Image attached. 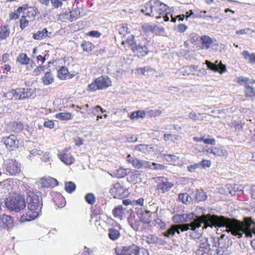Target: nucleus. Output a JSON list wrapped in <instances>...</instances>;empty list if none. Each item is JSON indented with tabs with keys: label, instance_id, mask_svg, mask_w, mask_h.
<instances>
[{
	"label": "nucleus",
	"instance_id": "1",
	"mask_svg": "<svg viewBox=\"0 0 255 255\" xmlns=\"http://www.w3.org/2000/svg\"><path fill=\"white\" fill-rule=\"evenodd\" d=\"M230 220L226 219L223 216H217L215 215H202L197 220L191 222L190 223L175 224V228L177 231V234H180V231L183 232L190 229L192 231L191 237H195L197 233H201L199 231V229L201 227L202 223L205 224L207 226L212 227H222L223 226L228 224ZM202 231V230H200Z\"/></svg>",
	"mask_w": 255,
	"mask_h": 255
},
{
	"label": "nucleus",
	"instance_id": "2",
	"mask_svg": "<svg viewBox=\"0 0 255 255\" xmlns=\"http://www.w3.org/2000/svg\"><path fill=\"white\" fill-rule=\"evenodd\" d=\"M226 218L230 221L222 227H226L227 232H231L234 236L240 238L245 234L246 237L252 238L253 234L255 235V222L251 218H245L243 222L234 218Z\"/></svg>",
	"mask_w": 255,
	"mask_h": 255
},
{
	"label": "nucleus",
	"instance_id": "3",
	"mask_svg": "<svg viewBox=\"0 0 255 255\" xmlns=\"http://www.w3.org/2000/svg\"><path fill=\"white\" fill-rule=\"evenodd\" d=\"M27 202L28 212L21 216L20 221L21 222L30 221L39 216L42 208V203L38 195L34 192H27Z\"/></svg>",
	"mask_w": 255,
	"mask_h": 255
},
{
	"label": "nucleus",
	"instance_id": "4",
	"mask_svg": "<svg viewBox=\"0 0 255 255\" xmlns=\"http://www.w3.org/2000/svg\"><path fill=\"white\" fill-rule=\"evenodd\" d=\"M5 204L9 210L15 212H19L26 206L24 199L22 196L19 195L8 197L5 201Z\"/></svg>",
	"mask_w": 255,
	"mask_h": 255
},
{
	"label": "nucleus",
	"instance_id": "5",
	"mask_svg": "<svg viewBox=\"0 0 255 255\" xmlns=\"http://www.w3.org/2000/svg\"><path fill=\"white\" fill-rule=\"evenodd\" d=\"M193 238L197 239L196 243L198 247V249L196 251V255H210L212 247H211L207 239L205 237L202 236L200 233H197Z\"/></svg>",
	"mask_w": 255,
	"mask_h": 255
},
{
	"label": "nucleus",
	"instance_id": "6",
	"mask_svg": "<svg viewBox=\"0 0 255 255\" xmlns=\"http://www.w3.org/2000/svg\"><path fill=\"white\" fill-rule=\"evenodd\" d=\"M112 85V82L107 76H101L96 78L93 82L89 85L90 90L106 89Z\"/></svg>",
	"mask_w": 255,
	"mask_h": 255
},
{
	"label": "nucleus",
	"instance_id": "7",
	"mask_svg": "<svg viewBox=\"0 0 255 255\" xmlns=\"http://www.w3.org/2000/svg\"><path fill=\"white\" fill-rule=\"evenodd\" d=\"M149 42L144 38L139 41L138 43H135L132 47V50L138 57H143L146 55L149 52L148 46Z\"/></svg>",
	"mask_w": 255,
	"mask_h": 255
},
{
	"label": "nucleus",
	"instance_id": "8",
	"mask_svg": "<svg viewBox=\"0 0 255 255\" xmlns=\"http://www.w3.org/2000/svg\"><path fill=\"white\" fill-rule=\"evenodd\" d=\"M151 1L153 6H152V9L153 10V14H154V17L157 19L160 18V15L164 14L168 6L159 0H151Z\"/></svg>",
	"mask_w": 255,
	"mask_h": 255
},
{
	"label": "nucleus",
	"instance_id": "9",
	"mask_svg": "<svg viewBox=\"0 0 255 255\" xmlns=\"http://www.w3.org/2000/svg\"><path fill=\"white\" fill-rule=\"evenodd\" d=\"M127 160L128 162L130 163L133 167L138 169L147 168H152L151 166H150V163L148 161L133 157L130 154L128 155Z\"/></svg>",
	"mask_w": 255,
	"mask_h": 255
},
{
	"label": "nucleus",
	"instance_id": "10",
	"mask_svg": "<svg viewBox=\"0 0 255 255\" xmlns=\"http://www.w3.org/2000/svg\"><path fill=\"white\" fill-rule=\"evenodd\" d=\"M159 181L156 186V189L159 193H164L170 190L174 186V184L168 181L167 178L163 177H158Z\"/></svg>",
	"mask_w": 255,
	"mask_h": 255
},
{
	"label": "nucleus",
	"instance_id": "11",
	"mask_svg": "<svg viewBox=\"0 0 255 255\" xmlns=\"http://www.w3.org/2000/svg\"><path fill=\"white\" fill-rule=\"evenodd\" d=\"M205 64L208 68L214 72H218L220 74H223L226 72V66L223 64L221 61L219 62L216 60L215 63H212L209 61L206 60Z\"/></svg>",
	"mask_w": 255,
	"mask_h": 255
},
{
	"label": "nucleus",
	"instance_id": "12",
	"mask_svg": "<svg viewBox=\"0 0 255 255\" xmlns=\"http://www.w3.org/2000/svg\"><path fill=\"white\" fill-rule=\"evenodd\" d=\"M4 165L6 171L11 175H15L20 171L19 164L15 160L9 159Z\"/></svg>",
	"mask_w": 255,
	"mask_h": 255
},
{
	"label": "nucleus",
	"instance_id": "13",
	"mask_svg": "<svg viewBox=\"0 0 255 255\" xmlns=\"http://www.w3.org/2000/svg\"><path fill=\"white\" fill-rule=\"evenodd\" d=\"M58 182L55 178L48 177H42L37 182V184L41 188L54 187L58 185Z\"/></svg>",
	"mask_w": 255,
	"mask_h": 255
},
{
	"label": "nucleus",
	"instance_id": "14",
	"mask_svg": "<svg viewBox=\"0 0 255 255\" xmlns=\"http://www.w3.org/2000/svg\"><path fill=\"white\" fill-rule=\"evenodd\" d=\"M13 226V220L10 216L3 214L0 216V229L11 228Z\"/></svg>",
	"mask_w": 255,
	"mask_h": 255
},
{
	"label": "nucleus",
	"instance_id": "15",
	"mask_svg": "<svg viewBox=\"0 0 255 255\" xmlns=\"http://www.w3.org/2000/svg\"><path fill=\"white\" fill-rule=\"evenodd\" d=\"M224 235H221L220 238H218L217 239V241L215 238H212L211 242L213 244H216V245H218L219 247H221L228 250L229 245H231L232 242L228 238L224 239Z\"/></svg>",
	"mask_w": 255,
	"mask_h": 255
},
{
	"label": "nucleus",
	"instance_id": "16",
	"mask_svg": "<svg viewBox=\"0 0 255 255\" xmlns=\"http://www.w3.org/2000/svg\"><path fill=\"white\" fill-rule=\"evenodd\" d=\"M231 251L225 248L219 247L216 244L212 245V249L210 251V255H229Z\"/></svg>",
	"mask_w": 255,
	"mask_h": 255
},
{
	"label": "nucleus",
	"instance_id": "17",
	"mask_svg": "<svg viewBox=\"0 0 255 255\" xmlns=\"http://www.w3.org/2000/svg\"><path fill=\"white\" fill-rule=\"evenodd\" d=\"M143 240L148 244H159L163 245L165 242L154 235H149L144 237Z\"/></svg>",
	"mask_w": 255,
	"mask_h": 255
},
{
	"label": "nucleus",
	"instance_id": "18",
	"mask_svg": "<svg viewBox=\"0 0 255 255\" xmlns=\"http://www.w3.org/2000/svg\"><path fill=\"white\" fill-rule=\"evenodd\" d=\"M4 143L7 148L13 149L17 147L18 141L15 135L11 134L5 139Z\"/></svg>",
	"mask_w": 255,
	"mask_h": 255
},
{
	"label": "nucleus",
	"instance_id": "19",
	"mask_svg": "<svg viewBox=\"0 0 255 255\" xmlns=\"http://www.w3.org/2000/svg\"><path fill=\"white\" fill-rule=\"evenodd\" d=\"M123 187L119 182L116 183L113 187L110 189V193L114 195V197L120 198L124 193Z\"/></svg>",
	"mask_w": 255,
	"mask_h": 255
},
{
	"label": "nucleus",
	"instance_id": "20",
	"mask_svg": "<svg viewBox=\"0 0 255 255\" xmlns=\"http://www.w3.org/2000/svg\"><path fill=\"white\" fill-rule=\"evenodd\" d=\"M198 66L193 65L182 67L179 70V72L184 76L195 74V71L198 69Z\"/></svg>",
	"mask_w": 255,
	"mask_h": 255
},
{
	"label": "nucleus",
	"instance_id": "21",
	"mask_svg": "<svg viewBox=\"0 0 255 255\" xmlns=\"http://www.w3.org/2000/svg\"><path fill=\"white\" fill-rule=\"evenodd\" d=\"M58 156L61 161L66 165H71L75 161L74 158L72 155L66 153L61 152L58 154Z\"/></svg>",
	"mask_w": 255,
	"mask_h": 255
},
{
	"label": "nucleus",
	"instance_id": "22",
	"mask_svg": "<svg viewBox=\"0 0 255 255\" xmlns=\"http://www.w3.org/2000/svg\"><path fill=\"white\" fill-rule=\"evenodd\" d=\"M152 3L151 0L144 4L141 9L142 13H144L146 15L150 16H154L153 14V10L152 9Z\"/></svg>",
	"mask_w": 255,
	"mask_h": 255
},
{
	"label": "nucleus",
	"instance_id": "23",
	"mask_svg": "<svg viewBox=\"0 0 255 255\" xmlns=\"http://www.w3.org/2000/svg\"><path fill=\"white\" fill-rule=\"evenodd\" d=\"M201 46L202 49H208L212 46L213 39L209 36L204 35L201 37Z\"/></svg>",
	"mask_w": 255,
	"mask_h": 255
},
{
	"label": "nucleus",
	"instance_id": "24",
	"mask_svg": "<svg viewBox=\"0 0 255 255\" xmlns=\"http://www.w3.org/2000/svg\"><path fill=\"white\" fill-rule=\"evenodd\" d=\"M51 33H48L47 29L44 28L42 30L38 31L33 34V38L35 39L41 40L46 37H50Z\"/></svg>",
	"mask_w": 255,
	"mask_h": 255
},
{
	"label": "nucleus",
	"instance_id": "25",
	"mask_svg": "<svg viewBox=\"0 0 255 255\" xmlns=\"http://www.w3.org/2000/svg\"><path fill=\"white\" fill-rule=\"evenodd\" d=\"M14 92V98L15 99H24L28 97L27 93H25V89L19 88L16 90H12Z\"/></svg>",
	"mask_w": 255,
	"mask_h": 255
},
{
	"label": "nucleus",
	"instance_id": "26",
	"mask_svg": "<svg viewBox=\"0 0 255 255\" xmlns=\"http://www.w3.org/2000/svg\"><path fill=\"white\" fill-rule=\"evenodd\" d=\"M134 216L132 214L130 215V216L128 218V221L132 229L137 231L139 230V227L140 226L141 221L138 219L137 220H133V218H134Z\"/></svg>",
	"mask_w": 255,
	"mask_h": 255
},
{
	"label": "nucleus",
	"instance_id": "27",
	"mask_svg": "<svg viewBox=\"0 0 255 255\" xmlns=\"http://www.w3.org/2000/svg\"><path fill=\"white\" fill-rule=\"evenodd\" d=\"M245 93L246 97L255 99V89L253 84H248L245 87Z\"/></svg>",
	"mask_w": 255,
	"mask_h": 255
},
{
	"label": "nucleus",
	"instance_id": "28",
	"mask_svg": "<svg viewBox=\"0 0 255 255\" xmlns=\"http://www.w3.org/2000/svg\"><path fill=\"white\" fill-rule=\"evenodd\" d=\"M143 176V174L136 172L129 176L128 181L133 183L141 182Z\"/></svg>",
	"mask_w": 255,
	"mask_h": 255
},
{
	"label": "nucleus",
	"instance_id": "29",
	"mask_svg": "<svg viewBox=\"0 0 255 255\" xmlns=\"http://www.w3.org/2000/svg\"><path fill=\"white\" fill-rule=\"evenodd\" d=\"M10 33V30L8 28V24L6 23L1 26L0 30V38L2 39H5L8 37Z\"/></svg>",
	"mask_w": 255,
	"mask_h": 255
},
{
	"label": "nucleus",
	"instance_id": "30",
	"mask_svg": "<svg viewBox=\"0 0 255 255\" xmlns=\"http://www.w3.org/2000/svg\"><path fill=\"white\" fill-rule=\"evenodd\" d=\"M150 211H144L139 213L138 216V219L143 223H148L150 221Z\"/></svg>",
	"mask_w": 255,
	"mask_h": 255
},
{
	"label": "nucleus",
	"instance_id": "31",
	"mask_svg": "<svg viewBox=\"0 0 255 255\" xmlns=\"http://www.w3.org/2000/svg\"><path fill=\"white\" fill-rule=\"evenodd\" d=\"M108 236L111 240L115 241L120 237V233L118 230L112 228L108 230Z\"/></svg>",
	"mask_w": 255,
	"mask_h": 255
},
{
	"label": "nucleus",
	"instance_id": "32",
	"mask_svg": "<svg viewBox=\"0 0 255 255\" xmlns=\"http://www.w3.org/2000/svg\"><path fill=\"white\" fill-rule=\"evenodd\" d=\"M42 82L45 85L51 84L54 80L53 76L50 72H47L42 78Z\"/></svg>",
	"mask_w": 255,
	"mask_h": 255
},
{
	"label": "nucleus",
	"instance_id": "33",
	"mask_svg": "<svg viewBox=\"0 0 255 255\" xmlns=\"http://www.w3.org/2000/svg\"><path fill=\"white\" fill-rule=\"evenodd\" d=\"M135 150L146 153L147 152L152 151V148L149 145L140 144L135 147Z\"/></svg>",
	"mask_w": 255,
	"mask_h": 255
},
{
	"label": "nucleus",
	"instance_id": "34",
	"mask_svg": "<svg viewBox=\"0 0 255 255\" xmlns=\"http://www.w3.org/2000/svg\"><path fill=\"white\" fill-rule=\"evenodd\" d=\"M178 200L183 204L188 205L191 201V197L187 193H180L178 195Z\"/></svg>",
	"mask_w": 255,
	"mask_h": 255
},
{
	"label": "nucleus",
	"instance_id": "35",
	"mask_svg": "<svg viewBox=\"0 0 255 255\" xmlns=\"http://www.w3.org/2000/svg\"><path fill=\"white\" fill-rule=\"evenodd\" d=\"M11 130L15 132H19L23 128L24 126L22 123L19 122H14L10 124Z\"/></svg>",
	"mask_w": 255,
	"mask_h": 255
},
{
	"label": "nucleus",
	"instance_id": "36",
	"mask_svg": "<svg viewBox=\"0 0 255 255\" xmlns=\"http://www.w3.org/2000/svg\"><path fill=\"white\" fill-rule=\"evenodd\" d=\"M242 54L246 60H248L251 63H255V54H250L248 51L244 50Z\"/></svg>",
	"mask_w": 255,
	"mask_h": 255
},
{
	"label": "nucleus",
	"instance_id": "37",
	"mask_svg": "<svg viewBox=\"0 0 255 255\" xmlns=\"http://www.w3.org/2000/svg\"><path fill=\"white\" fill-rule=\"evenodd\" d=\"M182 138L181 136L170 133H165L164 134V139L165 141H171L175 142V140H180Z\"/></svg>",
	"mask_w": 255,
	"mask_h": 255
},
{
	"label": "nucleus",
	"instance_id": "38",
	"mask_svg": "<svg viewBox=\"0 0 255 255\" xmlns=\"http://www.w3.org/2000/svg\"><path fill=\"white\" fill-rule=\"evenodd\" d=\"M57 73L58 77L62 80L65 79L69 76L68 69L64 66H62Z\"/></svg>",
	"mask_w": 255,
	"mask_h": 255
},
{
	"label": "nucleus",
	"instance_id": "39",
	"mask_svg": "<svg viewBox=\"0 0 255 255\" xmlns=\"http://www.w3.org/2000/svg\"><path fill=\"white\" fill-rule=\"evenodd\" d=\"M129 173V169L120 168L116 170L114 173L117 178H122L126 176Z\"/></svg>",
	"mask_w": 255,
	"mask_h": 255
},
{
	"label": "nucleus",
	"instance_id": "40",
	"mask_svg": "<svg viewBox=\"0 0 255 255\" xmlns=\"http://www.w3.org/2000/svg\"><path fill=\"white\" fill-rule=\"evenodd\" d=\"M228 154V152L225 149L222 147H214V155L227 157Z\"/></svg>",
	"mask_w": 255,
	"mask_h": 255
},
{
	"label": "nucleus",
	"instance_id": "41",
	"mask_svg": "<svg viewBox=\"0 0 255 255\" xmlns=\"http://www.w3.org/2000/svg\"><path fill=\"white\" fill-rule=\"evenodd\" d=\"M237 83L242 84H244L245 87L248 84H254L255 83V80L253 79H249L246 77H240L238 78Z\"/></svg>",
	"mask_w": 255,
	"mask_h": 255
},
{
	"label": "nucleus",
	"instance_id": "42",
	"mask_svg": "<svg viewBox=\"0 0 255 255\" xmlns=\"http://www.w3.org/2000/svg\"><path fill=\"white\" fill-rule=\"evenodd\" d=\"M195 198L197 201H202L207 199V196L203 191L197 190L195 193Z\"/></svg>",
	"mask_w": 255,
	"mask_h": 255
},
{
	"label": "nucleus",
	"instance_id": "43",
	"mask_svg": "<svg viewBox=\"0 0 255 255\" xmlns=\"http://www.w3.org/2000/svg\"><path fill=\"white\" fill-rule=\"evenodd\" d=\"M175 225H172L169 229L167 230L164 233L163 235L165 237L167 238H170L173 237L175 233H177V231L175 228Z\"/></svg>",
	"mask_w": 255,
	"mask_h": 255
},
{
	"label": "nucleus",
	"instance_id": "44",
	"mask_svg": "<svg viewBox=\"0 0 255 255\" xmlns=\"http://www.w3.org/2000/svg\"><path fill=\"white\" fill-rule=\"evenodd\" d=\"M55 117L60 120H68L71 117L70 113H59L55 115Z\"/></svg>",
	"mask_w": 255,
	"mask_h": 255
},
{
	"label": "nucleus",
	"instance_id": "45",
	"mask_svg": "<svg viewBox=\"0 0 255 255\" xmlns=\"http://www.w3.org/2000/svg\"><path fill=\"white\" fill-rule=\"evenodd\" d=\"M76 189V185L74 183L70 181L65 182V189L68 193H72L75 191Z\"/></svg>",
	"mask_w": 255,
	"mask_h": 255
},
{
	"label": "nucleus",
	"instance_id": "46",
	"mask_svg": "<svg viewBox=\"0 0 255 255\" xmlns=\"http://www.w3.org/2000/svg\"><path fill=\"white\" fill-rule=\"evenodd\" d=\"M173 220L175 223H185V214L174 215L173 217Z\"/></svg>",
	"mask_w": 255,
	"mask_h": 255
},
{
	"label": "nucleus",
	"instance_id": "47",
	"mask_svg": "<svg viewBox=\"0 0 255 255\" xmlns=\"http://www.w3.org/2000/svg\"><path fill=\"white\" fill-rule=\"evenodd\" d=\"M17 60L21 64H27L30 59L25 54L21 53L17 57Z\"/></svg>",
	"mask_w": 255,
	"mask_h": 255
},
{
	"label": "nucleus",
	"instance_id": "48",
	"mask_svg": "<svg viewBox=\"0 0 255 255\" xmlns=\"http://www.w3.org/2000/svg\"><path fill=\"white\" fill-rule=\"evenodd\" d=\"M133 255H149L147 250L143 248H139L136 246V249H135V252Z\"/></svg>",
	"mask_w": 255,
	"mask_h": 255
},
{
	"label": "nucleus",
	"instance_id": "49",
	"mask_svg": "<svg viewBox=\"0 0 255 255\" xmlns=\"http://www.w3.org/2000/svg\"><path fill=\"white\" fill-rule=\"evenodd\" d=\"M164 158L171 163H174L178 160V157L172 154H166L164 155Z\"/></svg>",
	"mask_w": 255,
	"mask_h": 255
},
{
	"label": "nucleus",
	"instance_id": "50",
	"mask_svg": "<svg viewBox=\"0 0 255 255\" xmlns=\"http://www.w3.org/2000/svg\"><path fill=\"white\" fill-rule=\"evenodd\" d=\"M85 200L89 204L93 205L95 203V197L93 193H88L85 196Z\"/></svg>",
	"mask_w": 255,
	"mask_h": 255
},
{
	"label": "nucleus",
	"instance_id": "51",
	"mask_svg": "<svg viewBox=\"0 0 255 255\" xmlns=\"http://www.w3.org/2000/svg\"><path fill=\"white\" fill-rule=\"evenodd\" d=\"M200 216H195L194 213H189L188 214H185V223L190 222L192 220L194 221L197 220Z\"/></svg>",
	"mask_w": 255,
	"mask_h": 255
},
{
	"label": "nucleus",
	"instance_id": "52",
	"mask_svg": "<svg viewBox=\"0 0 255 255\" xmlns=\"http://www.w3.org/2000/svg\"><path fill=\"white\" fill-rule=\"evenodd\" d=\"M122 213V206L116 207L113 210V214L115 217H120Z\"/></svg>",
	"mask_w": 255,
	"mask_h": 255
},
{
	"label": "nucleus",
	"instance_id": "53",
	"mask_svg": "<svg viewBox=\"0 0 255 255\" xmlns=\"http://www.w3.org/2000/svg\"><path fill=\"white\" fill-rule=\"evenodd\" d=\"M81 46L83 47L84 51H90L92 49V44L89 42H83Z\"/></svg>",
	"mask_w": 255,
	"mask_h": 255
},
{
	"label": "nucleus",
	"instance_id": "54",
	"mask_svg": "<svg viewBox=\"0 0 255 255\" xmlns=\"http://www.w3.org/2000/svg\"><path fill=\"white\" fill-rule=\"evenodd\" d=\"M28 20L25 18V16H22V18L20 20V27L21 29H23L28 24Z\"/></svg>",
	"mask_w": 255,
	"mask_h": 255
},
{
	"label": "nucleus",
	"instance_id": "55",
	"mask_svg": "<svg viewBox=\"0 0 255 255\" xmlns=\"http://www.w3.org/2000/svg\"><path fill=\"white\" fill-rule=\"evenodd\" d=\"M43 151L41 150L38 149L37 148H34L30 150V154L28 157L30 158L32 155H41Z\"/></svg>",
	"mask_w": 255,
	"mask_h": 255
},
{
	"label": "nucleus",
	"instance_id": "56",
	"mask_svg": "<svg viewBox=\"0 0 255 255\" xmlns=\"http://www.w3.org/2000/svg\"><path fill=\"white\" fill-rule=\"evenodd\" d=\"M45 70V66L44 65H40L38 66L36 68H35L33 71V74L34 75H39L41 72H43Z\"/></svg>",
	"mask_w": 255,
	"mask_h": 255
},
{
	"label": "nucleus",
	"instance_id": "57",
	"mask_svg": "<svg viewBox=\"0 0 255 255\" xmlns=\"http://www.w3.org/2000/svg\"><path fill=\"white\" fill-rule=\"evenodd\" d=\"M126 43L130 46L132 48V46L136 43V42H134V36L133 35L129 36L126 40Z\"/></svg>",
	"mask_w": 255,
	"mask_h": 255
},
{
	"label": "nucleus",
	"instance_id": "58",
	"mask_svg": "<svg viewBox=\"0 0 255 255\" xmlns=\"http://www.w3.org/2000/svg\"><path fill=\"white\" fill-rule=\"evenodd\" d=\"M78 13H76V15L74 14L73 12H70V13H71V14H70L69 18H68V19L70 21H73L75 20V19H76L78 17V16L80 15V12L79 9H78Z\"/></svg>",
	"mask_w": 255,
	"mask_h": 255
},
{
	"label": "nucleus",
	"instance_id": "59",
	"mask_svg": "<svg viewBox=\"0 0 255 255\" xmlns=\"http://www.w3.org/2000/svg\"><path fill=\"white\" fill-rule=\"evenodd\" d=\"M51 1V4L55 8H58L59 6H61L63 3L59 1V0H50Z\"/></svg>",
	"mask_w": 255,
	"mask_h": 255
},
{
	"label": "nucleus",
	"instance_id": "60",
	"mask_svg": "<svg viewBox=\"0 0 255 255\" xmlns=\"http://www.w3.org/2000/svg\"><path fill=\"white\" fill-rule=\"evenodd\" d=\"M150 166H151L152 168L153 169H163L164 168V166L163 165H161L160 164H155L152 163L151 164H150Z\"/></svg>",
	"mask_w": 255,
	"mask_h": 255
},
{
	"label": "nucleus",
	"instance_id": "61",
	"mask_svg": "<svg viewBox=\"0 0 255 255\" xmlns=\"http://www.w3.org/2000/svg\"><path fill=\"white\" fill-rule=\"evenodd\" d=\"M150 28V31L155 34L159 33V28L156 25H151V26H148Z\"/></svg>",
	"mask_w": 255,
	"mask_h": 255
},
{
	"label": "nucleus",
	"instance_id": "62",
	"mask_svg": "<svg viewBox=\"0 0 255 255\" xmlns=\"http://www.w3.org/2000/svg\"><path fill=\"white\" fill-rule=\"evenodd\" d=\"M54 126V124L52 121H45L44 123V126L47 128H53Z\"/></svg>",
	"mask_w": 255,
	"mask_h": 255
},
{
	"label": "nucleus",
	"instance_id": "63",
	"mask_svg": "<svg viewBox=\"0 0 255 255\" xmlns=\"http://www.w3.org/2000/svg\"><path fill=\"white\" fill-rule=\"evenodd\" d=\"M154 69L150 67H146V76H149L153 75L154 73Z\"/></svg>",
	"mask_w": 255,
	"mask_h": 255
},
{
	"label": "nucleus",
	"instance_id": "64",
	"mask_svg": "<svg viewBox=\"0 0 255 255\" xmlns=\"http://www.w3.org/2000/svg\"><path fill=\"white\" fill-rule=\"evenodd\" d=\"M215 139L214 138H205L204 139V143L208 144H213L215 142Z\"/></svg>",
	"mask_w": 255,
	"mask_h": 255
}]
</instances>
